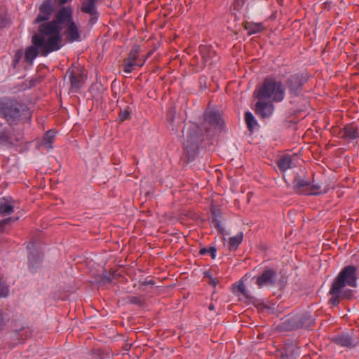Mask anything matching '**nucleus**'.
I'll return each instance as SVG.
<instances>
[{
	"label": "nucleus",
	"instance_id": "nucleus-1",
	"mask_svg": "<svg viewBox=\"0 0 359 359\" xmlns=\"http://www.w3.org/2000/svg\"><path fill=\"white\" fill-rule=\"evenodd\" d=\"M69 43L80 41L81 33L74 20L73 10L71 6H62L55 14L54 18L38 27V32L32 36V45L25 50V60L32 64L38 56H48L50 53L59 50L62 46V30Z\"/></svg>",
	"mask_w": 359,
	"mask_h": 359
},
{
	"label": "nucleus",
	"instance_id": "nucleus-2",
	"mask_svg": "<svg viewBox=\"0 0 359 359\" xmlns=\"http://www.w3.org/2000/svg\"><path fill=\"white\" fill-rule=\"evenodd\" d=\"M357 267L354 265L345 266L333 280L329 294V304L337 306L343 300H351L354 297V291L348 287H357Z\"/></svg>",
	"mask_w": 359,
	"mask_h": 359
},
{
	"label": "nucleus",
	"instance_id": "nucleus-3",
	"mask_svg": "<svg viewBox=\"0 0 359 359\" xmlns=\"http://www.w3.org/2000/svg\"><path fill=\"white\" fill-rule=\"evenodd\" d=\"M0 118L4 119L8 126L13 127L22 121H29L32 111L20 99L14 97L0 98Z\"/></svg>",
	"mask_w": 359,
	"mask_h": 359
},
{
	"label": "nucleus",
	"instance_id": "nucleus-4",
	"mask_svg": "<svg viewBox=\"0 0 359 359\" xmlns=\"http://www.w3.org/2000/svg\"><path fill=\"white\" fill-rule=\"evenodd\" d=\"M257 99L271 98L275 102H282L285 97V88L280 81L273 77H266L262 85L255 92Z\"/></svg>",
	"mask_w": 359,
	"mask_h": 359
},
{
	"label": "nucleus",
	"instance_id": "nucleus-5",
	"mask_svg": "<svg viewBox=\"0 0 359 359\" xmlns=\"http://www.w3.org/2000/svg\"><path fill=\"white\" fill-rule=\"evenodd\" d=\"M203 141L204 135L202 129L197 125L190 126L183 143L184 154L188 162L195 159Z\"/></svg>",
	"mask_w": 359,
	"mask_h": 359
},
{
	"label": "nucleus",
	"instance_id": "nucleus-6",
	"mask_svg": "<svg viewBox=\"0 0 359 359\" xmlns=\"http://www.w3.org/2000/svg\"><path fill=\"white\" fill-rule=\"evenodd\" d=\"M315 319L309 313L296 315L286 319L282 323V328L285 331H291L300 328L309 329L314 326Z\"/></svg>",
	"mask_w": 359,
	"mask_h": 359
},
{
	"label": "nucleus",
	"instance_id": "nucleus-7",
	"mask_svg": "<svg viewBox=\"0 0 359 359\" xmlns=\"http://www.w3.org/2000/svg\"><path fill=\"white\" fill-rule=\"evenodd\" d=\"M309 76L304 72H298L290 75L285 81V88L291 97H299L302 91L303 86L307 83Z\"/></svg>",
	"mask_w": 359,
	"mask_h": 359
},
{
	"label": "nucleus",
	"instance_id": "nucleus-8",
	"mask_svg": "<svg viewBox=\"0 0 359 359\" xmlns=\"http://www.w3.org/2000/svg\"><path fill=\"white\" fill-rule=\"evenodd\" d=\"M293 189L296 193L307 196H317L327 192V191L322 190L320 184H315L314 182L311 184L299 175L293 180Z\"/></svg>",
	"mask_w": 359,
	"mask_h": 359
},
{
	"label": "nucleus",
	"instance_id": "nucleus-9",
	"mask_svg": "<svg viewBox=\"0 0 359 359\" xmlns=\"http://www.w3.org/2000/svg\"><path fill=\"white\" fill-rule=\"evenodd\" d=\"M55 0H44L39 8V13L34 19V24L48 22L55 11Z\"/></svg>",
	"mask_w": 359,
	"mask_h": 359
},
{
	"label": "nucleus",
	"instance_id": "nucleus-10",
	"mask_svg": "<svg viewBox=\"0 0 359 359\" xmlns=\"http://www.w3.org/2000/svg\"><path fill=\"white\" fill-rule=\"evenodd\" d=\"M277 278L276 271L271 268H266L262 273L255 276L252 279H255V283L259 288L264 286H272L276 283Z\"/></svg>",
	"mask_w": 359,
	"mask_h": 359
},
{
	"label": "nucleus",
	"instance_id": "nucleus-11",
	"mask_svg": "<svg viewBox=\"0 0 359 359\" xmlns=\"http://www.w3.org/2000/svg\"><path fill=\"white\" fill-rule=\"evenodd\" d=\"M97 0H83L80 6L81 13L88 14L90 18L88 20V25L93 26L98 20L99 13L97 8Z\"/></svg>",
	"mask_w": 359,
	"mask_h": 359
},
{
	"label": "nucleus",
	"instance_id": "nucleus-12",
	"mask_svg": "<svg viewBox=\"0 0 359 359\" xmlns=\"http://www.w3.org/2000/svg\"><path fill=\"white\" fill-rule=\"evenodd\" d=\"M205 121L208 123L215 129L219 131L224 128V122L219 111L215 110H207L204 114Z\"/></svg>",
	"mask_w": 359,
	"mask_h": 359
},
{
	"label": "nucleus",
	"instance_id": "nucleus-13",
	"mask_svg": "<svg viewBox=\"0 0 359 359\" xmlns=\"http://www.w3.org/2000/svg\"><path fill=\"white\" fill-rule=\"evenodd\" d=\"M339 135L341 138L347 140H354L359 137L358 126L355 123H351L344 126L340 130Z\"/></svg>",
	"mask_w": 359,
	"mask_h": 359
},
{
	"label": "nucleus",
	"instance_id": "nucleus-14",
	"mask_svg": "<svg viewBox=\"0 0 359 359\" xmlns=\"http://www.w3.org/2000/svg\"><path fill=\"white\" fill-rule=\"evenodd\" d=\"M274 106L270 102L258 101L255 104V113L261 118H266L271 116Z\"/></svg>",
	"mask_w": 359,
	"mask_h": 359
},
{
	"label": "nucleus",
	"instance_id": "nucleus-15",
	"mask_svg": "<svg viewBox=\"0 0 359 359\" xmlns=\"http://www.w3.org/2000/svg\"><path fill=\"white\" fill-rule=\"evenodd\" d=\"M34 246L35 243L34 242H30L27 246V248L29 250V266L32 271H33L37 267L38 264L41 260V255L37 252H35Z\"/></svg>",
	"mask_w": 359,
	"mask_h": 359
},
{
	"label": "nucleus",
	"instance_id": "nucleus-16",
	"mask_svg": "<svg viewBox=\"0 0 359 359\" xmlns=\"http://www.w3.org/2000/svg\"><path fill=\"white\" fill-rule=\"evenodd\" d=\"M67 74L69 76L71 88L77 90L80 89L85 81V76L82 73L76 74L74 70L69 69Z\"/></svg>",
	"mask_w": 359,
	"mask_h": 359
},
{
	"label": "nucleus",
	"instance_id": "nucleus-17",
	"mask_svg": "<svg viewBox=\"0 0 359 359\" xmlns=\"http://www.w3.org/2000/svg\"><path fill=\"white\" fill-rule=\"evenodd\" d=\"M13 203L14 201L11 197L0 198V217L9 215L14 212Z\"/></svg>",
	"mask_w": 359,
	"mask_h": 359
},
{
	"label": "nucleus",
	"instance_id": "nucleus-18",
	"mask_svg": "<svg viewBox=\"0 0 359 359\" xmlns=\"http://www.w3.org/2000/svg\"><path fill=\"white\" fill-rule=\"evenodd\" d=\"M0 145L11 147L14 146L11 130L3 125L0 126Z\"/></svg>",
	"mask_w": 359,
	"mask_h": 359
},
{
	"label": "nucleus",
	"instance_id": "nucleus-19",
	"mask_svg": "<svg viewBox=\"0 0 359 359\" xmlns=\"http://www.w3.org/2000/svg\"><path fill=\"white\" fill-rule=\"evenodd\" d=\"M200 53L205 63L211 64L213 62V57L216 56V51L210 45H201L199 47Z\"/></svg>",
	"mask_w": 359,
	"mask_h": 359
},
{
	"label": "nucleus",
	"instance_id": "nucleus-20",
	"mask_svg": "<svg viewBox=\"0 0 359 359\" xmlns=\"http://www.w3.org/2000/svg\"><path fill=\"white\" fill-rule=\"evenodd\" d=\"M332 341L342 347L352 348L354 346L353 340L347 334H341L332 338Z\"/></svg>",
	"mask_w": 359,
	"mask_h": 359
},
{
	"label": "nucleus",
	"instance_id": "nucleus-21",
	"mask_svg": "<svg viewBox=\"0 0 359 359\" xmlns=\"http://www.w3.org/2000/svg\"><path fill=\"white\" fill-rule=\"evenodd\" d=\"M243 28L248 31V36L261 33L265 29L262 22L255 23L245 21L243 23Z\"/></svg>",
	"mask_w": 359,
	"mask_h": 359
},
{
	"label": "nucleus",
	"instance_id": "nucleus-22",
	"mask_svg": "<svg viewBox=\"0 0 359 359\" xmlns=\"http://www.w3.org/2000/svg\"><path fill=\"white\" fill-rule=\"evenodd\" d=\"M292 163V160L291 156L288 154H286V155L283 156L278 161L277 164L280 170L285 171L287 169L291 168Z\"/></svg>",
	"mask_w": 359,
	"mask_h": 359
},
{
	"label": "nucleus",
	"instance_id": "nucleus-23",
	"mask_svg": "<svg viewBox=\"0 0 359 359\" xmlns=\"http://www.w3.org/2000/svg\"><path fill=\"white\" fill-rule=\"evenodd\" d=\"M151 53H149L145 58L142 60V62L141 64H138L137 62L132 61V60H128L127 59H125L123 60V72L126 74H130L133 67L135 66H140L142 67L144 62L146 61L147 58L150 55Z\"/></svg>",
	"mask_w": 359,
	"mask_h": 359
},
{
	"label": "nucleus",
	"instance_id": "nucleus-24",
	"mask_svg": "<svg viewBox=\"0 0 359 359\" xmlns=\"http://www.w3.org/2000/svg\"><path fill=\"white\" fill-rule=\"evenodd\" d=\"M299 355V348L289 347L284 351V353H282V359H297Z\"/></svg>",
	"mask_w": 359,
	"mask_h": 359
},
{
	"label": "nucleus",
	"instance_id": "nucleus-25",
	"mask_svg": "<svg viewBox=\"0 0 359 359\" xmlns=\"http://www.w3.org/2000/svg\"><path fill=\"white\" fill-rule=\"evenodd\" d=\"M31 335V332L29 328H22L19 330H15L13 333V337L17 338L19 342H23Z\"/></svg>",
	"mask_w": 359,
	"mask_h": 359
},
{
	"label": "nucleus",
	"instance_id": "nucleus-26",
	"mask_svg": "<svg viewBox=\"0 0 359 359\" xmlns=\"http://www.w3.org/2000/svg\"><path fill=\"white\" fill-rule=\"evenodd\" d=\"M243 238V232L238 233L236 236L229 238V249L236 250L238 245L242 243Z\"/></svg>",
	"mask_w": 359,
	"mask_h": 359
},
{
	"label": "nucleus",
	"instance_id": "nucleus-27",
	"mask_svg": "<svg viewBox=\"0 0 359 359\" xmlns=\"http://www.w3.org/2000/svg\"><path fill=\"white\" fill-rule=\"evenodd\" d=\"M245 121L247 124L248 128L250 131H252L254 129L255 126H256L257 124V122L255 120L253 114L250 111L245 112Z\"/></svg>",
	"mask_w": 359,
	"mask_h": 359
},
{
	"label": "nucleus",
	"instance_id": "nucleus-28",
	"mask_svg": "<svg viewBox=\"0 0 359 359\" xmlns=\"http://www.w3.org/2000/svg\"><path fill=\"white\" fill-rule=\"evenodd\" d=\"M212 217L211 219L212 225L221 233H222L224 231V228L222 226L220 220L218 219L217 215L216 214V211H212Z\"/></svg>",
	"mask_w": 359,
	"mask_h": 359
},
{
	"label": "nucleus",
	"instance_id": "nucleus-29",
	"mask_svg": "<svg viewBox=\"0 0 359 359\" xmlns=\"http://www.w3.org/2000/svg\"><path fill=\"white\" fill-rule=\"evenodd\" d=\"M140 51V46L139 45H134L131 50H130L128 57L126 58L128 60H132L136 62L138 58L139 53Z\"/></svg>",
	"mask_w": 359,
	"mask_h": 359
},
{
	"label": "nucleus",
	"instance_id": "nucleus-30",
	"mask_svg": "<svg viewBox=\"0 0 359 359\" xmlns=\"http://www.w3.org/2000/svg\"><path fill=\"white\" fill-rule=\"evenodd\" d=\"M9 294V285L0 278V298H6Z\"/></svg>",
	"mask_w": 359,
	"mask_h": 359
},
{
	"label": "nucleus",
	"instance_id": "nucleus-31",
	"mask_svg": "<svg viewBox=\"0 0 359 359\" xmlns=\"http://www.w3.org/2000/svg\"><path fill=\"white\" fill-rule=\"evenodd\" d=\"M9 320V315L7 313L4 312L2 310H0V332L3 331Z\"/></svg>",
	"mask_w": 359,
	"mask_h": 359
},
{
	"label": "nucleus",
	"instance_id": "nucleus-32",
	"mask_svg": "<svg viewBox=\"0 0 359 359\" xmlns=\"http://www.w3.org/2000/svg\"><path fill=\"white\" fill-rule=\"evenodd\" d=\"M216 252H217V249H216V248H215L213 246H211L208 248H202L199 250V254L201 255H204L209 253L212 259H215L216 257Z\"/></svg>",
	"mask_w": 359,
	"mask_h": 359
},
{
	"label": "nucleus",
	"instance_id": "nucleus-33",
	"mask_svg": "<svg viewBox=\"0 0 359 359\" xmlns=\"http://www.w3.org/2000/svg\"><path fill=\"white\" fill-rule=\"evenodd\" d=\"M8 22L6 11L4 8L0 7V29L6 27Z\"/></svg>",
	"mask_w": 359,
	"mask_h": 359
},
{
	"label": "nucleus",
	"instance_id": "nucleus-34",
	"mask_svg": "<svg viewBox=\"0 0 359 359\" xmlns=\"http://www.w3.org/2000/svg\"><path fill=\"white\" fill-rule=\"evenodd\" d=\"M127 302L131 304H135L137 306H142L144 304V301L141 297H135V296H129L127 297Z\"/></svg>",
	"mask_w": 359,
	"mask_h": 359
},
{
	"label": "nucleus",
	"instance_id": "nucleus-35",
	"mask_svg": "<svg viewBox=\"0 0 359 359\" xmlns=\"http://www.w3.org/2000/svg\"><path fill=\"white\" fill-rule=\"evenodd\" d=\"M18 219V217L14 218L12 217H9L1 220L0 222V233L4 232L5 231V227L7 224H9L11 222L16 221Z\"/></svg>",
	"mask_w": 359,
	"mask_h": 359
},
{
	"label": "nucleus",
	"instance_id": "nucleus-36",
	"mask_svg": "<svg viewBox=\"0 0 359 359\" xmlns=\"http://www.w3.org/2000/svg\"><path fill=\"white\" fill-rule=\"evenodd\" d=\"M245 287V284L242 280H239L238 282L235 283L232 286V290L233 293L236 292H244V289Z\"/></svg>",
	"mask_w": 359,
	"mask_h": 359
},
{
	"label": "nucleus",
	"instance_id": "nucleus-37",
	"mask_svg": "<svg viewBox=\"0 0 359 359\" xmlns=\"http://www.w3.org/2000/svg\"><path fill=\"white\" fill-rule=\"evenodd\" d=\"M130 115V111L129 109V107H127L125 109L120 111L119 118H120L121 121L123 122V121L127 120L128 118H129Z\"/></svg>",
	"mask_w": 359,
	"mask_h": 359
},
{
	"label": "nucleus",
	"instance_id": "nucleus-38",
	"mask_svg": "<svg viewBox=\"0 0 359 359\" xmlns=\"http://www.w3.org/2000/svg\"><path fill=\"white\" fill-rule=\"evenodd\" d=\"M54 137L55 133L53 130H49L46 133L45 136L43 137V141L47 143H51Z\"/></svg>",
	"mask_w": 359,
	"mask_h": 359
},
{
	"label": "nucleus",
	"instance_id": "nucleus-39",
	"mask_svg": "<svg viewBox=\"0 0 359 359\" xmlns=\"http://www.w3.org/2000/svg\"><path fill=\"white\" fill-rule=\"evenodd\" d=\"M155 280L153 279L149 280H144V281H140V287L142 290L145 289V287L147 285H155Z\"/></svg>",
	"mask_w": 359,
	"mask_h": 359
},
{
	"label": "nucleus",
	"instance_id": "nucleus-40",
	"mask_svg": "<svg viewBox=\"0 0 359 359\" xmlns=\"http://www.w3.org/2000/svg\"><path fill=\"white\" fill-rule=\"evenodd\" d=\"M94 355L99 359H104L107 354L104 351L97 349L95 351Z\"/></svg>",
	"mask_w": 359,
	"mask_h": 359
},
{
	"label": "nucleus",
	"instance_id": "nucleus-41",
	"mask_svg": "<svg viewBox=\"0 0 359 359\" xmlns=\"http://www.w3.org/2000/svg\"><path fill=\"white\" fill-rule=\"evenodd\" d=\"M241 294H242L248 299H252V297L251 296L250 292L248 290H247L245 287L244 289V292H241Z\"/></svg>",
	"mask_w": 359,
	"mask_h": 359
},
{
	"label": "nucleus",
	"instance_id": "nucleus-42",
	"mask_svg": "<svg viewBox=\"0 0 359 359\" xmlns=\"http://www.w3.org/2000/svg\"><path fill=\"white\" fill-rule=\"evenodd\" d=\"M102 280H103V282L104 283H109L112 280L111 277L110 275H109V276H107V275L104 276Z\"/></svg>",
	"mask_w": 359,
	"mask_h": 359
},
{
	"label": "nucleus",
	"instance_id": "nucleus-43",
	"mask_svg": "<svg viewBox=\"0 0 359 359\" xmlns=\"http://www.w3.org/2000/svg\"><path fill=\"white\" fill-rule=\"evenodd\" d=\"M218 283H219V280H217L213 278H211L209 279V284L213 287H215Z\"/></svg>",
	"mask_w": 359,
	"mask_h": 359
},
{
	"label": "nucleus",
	"instance_id": "nucleus-44",
	"mask_svg": "<svg viewBox=\"0 0 359 359\" xmlns=\"http://www.w3.org/2000/svg\"><path fill=\"white\" fill-rule=\"evenodd\" d=\"M204 277H207L209 279L211 278H213L212 274H211V273L209 271L205 272Z\"/></svg>",
	"mask_w": 359,
	"mask_h": 359
},
{
	"label": "nucleus",
	"instance_id": "nucleus-45",
	"mask_svg": "<svg viewBox=\"0 0 359 359\" xmlns=\"http://www.w3.org/2000/svg\"><path fill=\"white\" fill-rule=\"evenodd\" d=\"M60 5H64L72 0H58Z\"/></svg>",
	"mask_w": 359,
	"mask_h": 359
},
{
	"label": "nucleus",
	"instance_id": "nucleus-46",
	"mask_svg": "<svg viewBox=\"0 0 359 359\" xmlns=\"http://www.w3.org/2000/svg\"><path fill=\"white\" fill-rule=\"evenodd\" d=\"M20 56H18V55H15V58L14 60V62L17 63L19 61Z\"/></svg>",
	"mask_w": 359,
	"mask_h": 359
},
{
	"label": "nucleus",
	"instance_id": "nucleus-47",
	"mask_svg": "<svg viewBox=\"0 0 359 359\" xmlns=\"http://www.w3.org/2000/svg\"><path fill=\"white\" fill-rule=\"evenodd\" d=\"M208 308L210 310H214L215 306H214L213 304H210Z\"/></svg>",
	"mask_w": 359,
	"mask_h": 359
},
{
	"label": "nucleus",
	"instance_id": "nucleus-48",
	"mask_svg": "<svg viewBox=\"0 0 359 359\" xmlns=\"http://www.w3.org/2000/svg\"><path fill=\"white\" fill-rule=\"evenodd\" d=\"M238 3V4H241V5H243V4L245 3V0H237Z\"/></svg>",
	"mask_w": 359,
	"mask_h": 359
},
{
	"label": "nucleus",
	"instance_id": "nucleus-49",
	"mask_svg": "<svg viewBox=\"0 0 359 359\" xmlns=\"http://www.w3.org/2000/svg\"><path fill=\"white\" fill-rule=\"evenodd\" d=\"M205 131H206V133L208 134V133H209V128H206V129H205Z\"/></svg>",
	"mask_w": 359,
	"mask_h": 359
}]
</instances>
